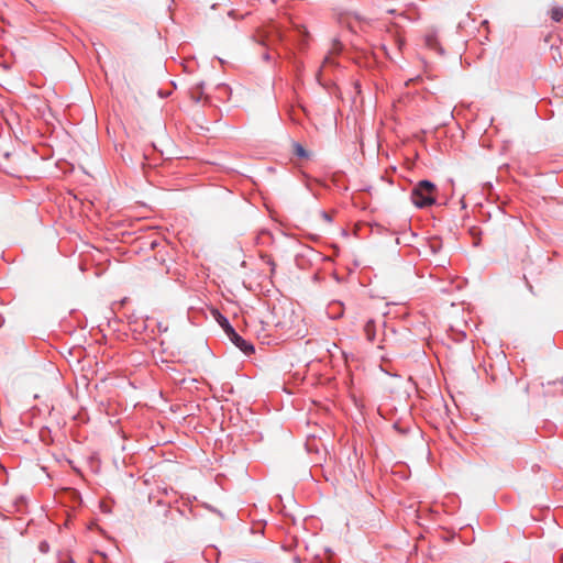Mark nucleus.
I'll return each instance as SVG.
<instances>
[{
  "label": "nucleus",
  "instance_id": "f257e3e1",
  "mask_svg": "<svg viewBox=\"0 0 563 563\" xmlns=\"http://www.w3.org/2000/svg\"><path fill=\"white\" fill-rule=\"evenodd\" d=\"M507 258V272L509 275V286L518 288L520 285L528 287L527 279V258H528V246L527 245H508L506 252Z\"/></svg>",
  "mask_w": 563,
  "mask_h": 563
},
{
  "label": "nucleus",
  "instance_id": "f03ea898",
  "mask_svg": "<svg viewBox=\"0 0 563 563\" xmlns=\"http://www.w3.org/2000/svg\"><path fill=\"white\" fill-rule=\"evenodd\" d=\"M437 187L430 180H420L411 190L412 203L422 209L435 203Z\"/></svg>",
  "mask_w": 563,
  "mask_h": 563
},
{
  "label": "nucleus",
  "instance_id": "7ed1b4c3",
  "mask_svg": "<svg viewBox=\"0 0 563 563\" xmlns=\"http://www.w3.org/2000/svg\"><path fill=\"white\" fill-rule=\"evenodd\" d=\"M189 518L186 516L185 511L180 508H166L164 511V520L163 525L166 528H177L184 521H188Z\"/></svg>",
  "mask_w": 563,
  "mask_h": 563
},
{
  "label": "nucleus",
  "instance_id": "20e7f679",
  "mask_svg": "<svg viewBox=\"0 0 563 563\" xmlns=\"http://www.w3.org/2000/svg\"><path fill=\"white\" fill-rule=\"evenodd\" d=\"M424 44L428 48L434 51L437 54H444V49L440 44L438 31L435 29H430L427 31L424 35Z\"/></svg>",
  "mask_w": 563,
  "mask_h": 563
},
{
  "label": "nucleus",
  "instance_id": "39448f33",
  "mask_svg": "<svg viewBox=\"0 0 563 563\" xmlns=\"http://www.w3.org/2000/svg\"><path fill=\"white\" fill-rule=\"evenodd\" d=\"M230 341L240 349L245 354H252L254 352V346L249 341L244 340L236 331H234L230 336Z\"/></svg>",
  "mask_w": 563,
  "mask_h": 563
},
{
  "label": "nucleus",
  "instance_id": "423d86ee",
  "mask_svg": "<svg viewBox=\"0 0 563 563\" xmlns=\"http://www.w3.org/2000/svg\"><path fill=\"white\" fill-rule=\"evenodd\" d=\"M364 333L369 342H374L376 338V323L369 319L364 325Z\"/></svg>",
  "mask_w": 563,
  "mask_h": 563
},
{
  "label": "nucleus",
  "instance_id": "0eeeda50",
  "mask_svg": "<svg viewBox=\"0 0 563 563\" xmlns=\"http://www.w3.org/2000/svg\"><path fill=\"white\" fill-rule=\"evenodd\" d=\"M335 65H336V63L333 59V57H331L330 55L324 57L322 65L317 73V80L319 84H321V77H322V74L325 71V69L330 66L334 67Z\"/></svg>",
  "mask_w": 563,
  "mask_h": 563
},
{
  "label": "nucleus",
  "instance_id": "6e6552de",
  "mask_svg": "<svg viewBox=\"0 0 563 563\" xmlns=\"http://www.w3.org/2000/svg\"><path fill=\"white\" fill-rule=\"evenodd\" d=\"M218 322L228 335V338L235 331L234 328L230 324L229 320L223 317L222 314H219Z\"/></svg>",
  "mask_w": 563,
  "mask_h": 563
},
{
  "label": "nucleus",
  "instance_id": "1a4fd4ad",
  "mask_svg": "<svg viewBox=\"0 0 563 563\" xmlns=\"http://www.w3.org/2000/svg\"><path fill=\"white\" fill-rule=\"evenodd\" d=\"M294 152L295 154L298 156V157H301V158H307L308 157V152L305 150V147L299 144V143H295L294 145Z\"/></svg>",
  "mask_w": 563,
  "mask_h": 563
},
{
  "label": "nucleus",
  "instance_id": "9d476101",
  "mask_svg": "<svg viewBox=\"0 0 563 563\" xmlns=\"http://www.w3.org/2000/svg\"><path fill=\"white\" fill-rule=\"evenodd\" d=\"M551 16L554 21H561V19L563 18V10L562 9H553L551 11Z\"/></svg>",
  "mask_w": 563,
  "mask_h": 563
},
{
  "label": "nucleus",
  "instance_id": "9b49d317",
  "mask_svg": "<svg viewBox=\"0 0 563 563\" xmlns=\"http://www.w3.org/2000/svg\"><path fill=\"white\" fill-rule=\"evenodd\" d=\"M38 551L43 554H46L49 552V544L47 541L43 540L38 544Z\"/></svg>",
  "mask_w": 563,
  "mask_h": 563
},
{
  "label": "nucleus",
  "instance_id": "f8f14e48",
  "mask_svg": "<svg viewBox=\"0 0 563 563\" xmlns=\"http://www.w3.org/2000/svg\"><path fill=\"white\" fill-rule=\"evenodd\" d=\"M335 308H338V310H334V314L331 316L333 318H338L342 314L340 302H334V303L330 305V309H335Z\"/></svg>",
  "mask_w": 563,
  "mask_h": 563
},
{
  "label": "nucleus",
  "instance_id": "ddd939ff",
  "mask_svg": "<svg viewBox=\"0 0 563 563\" xmlns=\"http://www.w3.org/2000/svg\"><path fill=\"white\" fill-rule=\"evenodd\" d=\"M322 218H323L325 221H328V222H331V221H332L331 216H330L329 213L324 212V211L322 212Z\"/></svg>",
  "mask_w": 563,
  "mask_h": 563
},
{
  "label": "nucleus",
  "instance_id": "4468645a",
  "mask_svg": "<svg viewBox=\"0 0 563 563\" xmlns=\"http://www.w3.org/2000/svg\"><path fill=\"white\" fill-rule=\"evenodd\" d=\"M263 58H264L265 60H269V59H271V55H269V53H265V54L263 55Z\"/></svg>",
  "mask_w": 563,
  "mask_h": 563
},
{
  "label": "nucleus",
  "instance_id": "2eb2a0df",
  "mask_svg": "<svg viewBox=\"0 0 563 563\" xmlns=\"http://www.w3.org/2000/svg\"><path fill=\"white\" fill-rule=\"evenodd\" d=\"M3 322H4V319L2 316H0V327L3 324Z\"/></svg>",
  "mask_w": 563,
  "mask_h": 563
}]
</instances>
